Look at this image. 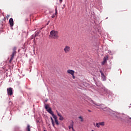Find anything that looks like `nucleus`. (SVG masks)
Masks as SVG:
<instances>
[{
	"label": "nucleus",
	"instance_id": "5",
	"mask_svg": "<svg viewBox=\"0 0 131 131\" xmlns=\"http://www.w3.org/2000/svg\"><path fill=\"white\" fill-rule=\"evenodd\" d=\"M63 51L65 54H68V53L71 52V48H70V46L66 45L64 48Z\"/></svg>",
	"mask_w": 131,
	"mask_h": 131
},
{
	"label": "nucleus",
	"instance_id": "16",
	"mask_svg": "<svg viewBox=\"0 0 131 131\" xmlns=\"http://www.w3.org/2000/svg\"><path fill=\"white\" fill-rule=\"evenodd\" d=\"M79 119H80V121H81V122H82V121H83V118H82V117L80 116L78 117Z\"/></svg>",
	"mask_w": 131,
	"mask_h": 131
},
{
	"label": "nucleus",
	"instance_id": "2",
	"mask_svg": "<svg viewBox=\"0 0 131 131\" xmlns=\"http://www.w3.org/2000/svg\"><path fill=\"white\" fill-rule=\"evenodd\" d=\"M115 120H118L119 121H122V122H125V121H126V120H128V117L127 118H121L120 117H118V116H115Z\"/></svg>",
	"mask_w": 131,
	"mask_h": 131
},
{
	"label": "nucleus",
	"instance_id": "6",
	"mask_svg": "<svg viewBox=\"0 0 131 131\" xmlns=\"http://www.w3.org/2000/svg\"><path fill=\"white\" fill-rule=\"evenodd\" d=\"M7 94L9 96L13 95V88H9L7 89Z\"/></svg>",
	"mask_w": 131,
	"mask_h": 131
},
{
	"label": "nucleus",
	"instance_id": "27",
	"mask_svg": "<svg viewBox=\"0 0 131 131\" xmlns=\"http://www.w3.org/2000/svg\"><path fill=\"white\" fill-rule=\"evenodd\" d=\"M52 18H55V15H53V16H52Z\"/></svg>",
	"mask_w": 131,
	"mask_h": 131
},
{
	"label": "nucleus",
	"instance_id": "14",
	"mask_svg": "<svg viewBox=\"0 0 131 131\" xmlns=\"http://www.w3.org/2000/svg\"><path fill=\"white\" fill-rule=\"evenodd\" d=\"M51 119L53 126H55V122H54V119H53V118L52 117H51Z\"/></svg>",
	"mask_w": 131,
	"mask_h": 131
},
{
	"label": "nucleus",
	"instance_id": "1",
	"mask_svg": "<svg viewBox=\"0 0 131 131\" xmlns=\"http://www.w3.org/2000/svg\"><path fill=\"white\" fill-rule=\"evenodd\" d=\"M50 37L54 38V39L58 38L59 35L58 34V31L55 30L51 31L50 34Z\"/></svg>",
	"mask_w": 131,
	"mask_h": 131
},
{
	"label": "nucleus",
	"instance_id": "4",
	"mask_svg": "<svg viewBox=\"0 0 131 131\" xmlns=\"http://www.w3.org/2000/svg\"><path fill=\"white\" fill-rule=\"evenodd\" d=\"M45 109L47 110V111L50 113V114H51V115H54V112H53V111H52V108L50 107V105L49 104H45Z\"/></svg>",
	"mask_w": 131,
	"mask_h": 131
},
{
	"label": "nucleus",
	"instance_id": "25",
	"mask_svg": "<svg viewBox=\"0 0 131 131\" xmlns=\"http://www.w3.org/2000/svg\"><path fill=\"white\" fill-rule=\"evenodd\" d=\"M56 112L57 113V115H60V114L59 113V112H58V111H56Z\"/></svg>",
	"mask_w": 131,
	"mask_h": 131
},
{
	"label": "nucleus",
	"instance_id": "23",
	"mask_svg": "<svg viewBox=\"0 0 131 131\" xmlns=\"http://www.w3.org/2000/svg\"><path fill=\"white\" fill-rule=\"evenodd\" d=\"M63 2V0H59V3H60V4H62Z\"/></svg>",
	"mask_w": 131,
	"mask_h": 131
},
{
	"label": "nucleus",
	"instance_id": "7",
	"mask_svg": "<svg viewBox=\"0 0 131 131\" xmlns=\"http://www.w3.org/2000/svg\"><path fill=\"white\" fill-rule=\"evenodd\" d=\"M95 104V105H96V106H99V107L100 109H102V110H104V111H105V110H106V107H105V105H104L103 104H97L95 103H93Z\"/></svg>",
	"mask_w": 131,
	"mask_h": 131
},
{
	"label": "nucleus",
	"instance_id": "29",
	"mask_svg": "<svg viewBox=\"0 0 131 131\" xmlns=\"http://www.w3.org/2000/svg\"><path fill=\"white\" fill-rule=\"evenodd\" d=\"M45 102H48V100H45Z\"/></svg>",
	"mask_w": 131,
	"mask_h": 131
},
{
	"label": "nucleus",
	"instance_id": "17",
	"mask_svg": "<svg viewBox=\"0 0 131 131\" xmlns=\"http://www.w3.org/2000/svg\"><path fill=\"white\" fill-rule=\"evenodd\" d=\"M27 130L28 131H30V125H27Z\"/></svg>",
	"mask_w": 131,
	"mask_h": 131
},
{
	"label": "nucleus",
	"instance_id": "32",
	"mask_svg": "<svg viewBox=\"0 0 131 131\" xmlns=\"http://www.w3.org/2000/svg\"><path fill=\"white\" fill-rule=\"evenodd\" d=\"M89 111V112H91V111Z\"/></svg>",
	"mask_w": 131,
	"mask_h": 131
},
{
	"label": "nucleus",
	"instance_id": "11",
	"mask_svg": "<svg viewBox=\"0 0 131 131\" xmlns=\"http://www.w3.org/2000/svg\"><path fill=\"white\" fill-rule=\"evenodd\" d=\"M107 60H108V57H104L103 58V61L102 62V65H104L106 64Z\"/></svg>",
	"mask_w": 131,
	"mask_h": 131
},
{
	"label": "nucleus",
	"instance_id": "28",
	"mask_svg": "<svg viewBox=\"0 0 131 131\" xmlns=\"http://www.w3.org/2000/svg\"><path fill=\"white\" fill-rule=\"evenodd\" d=\"M102 78H103V80H104V78H105V77L104 76H102Z\"/></svg>",
	"mask_w": 131,
	"mask_h": 131
},
{
	"label": "nucleus",
	"instance_id": "3",
	"mask_svg": "<svg viewBox=\"0 0 131 131\" xmlns=\"http://www.w3.org/2000/svg\"><path fill=\"white\" fill-rule=\"evenodd\" d=\"M16 50H17V48H16V47L13 48V52L12 53L11 56V58L9 60L10 63H12V61L14 59V56L16 55V54H17V52L16 51Z\"/></svg>",
	"mask_w": 131,
	"mask_h": 131
},
{
	"label": "nucleus",
	"instance_id": "24",
	"mask_svg": "<svg viewBox=\"0 0 131 131\" xmlns=\"http://www.w3.org/2000/svg\"><path fill=\"white\" fill-rule=\"evenodd\" d=\"M55 15H57V8L55 9Z\"/></svg>",
	"mask_w": 131,
	"mask_h": 131
},
{
	"label": "nucleus",
	"instance_id": "15",
	"mask_svg": "<svg viewBox=\"0 0 131 131\" xmlns=\"http://www.w3.org/2000/svg\"><path fill=\"white\" fill-rule=\"evenodd\" d=\"M99 125H101V126H104V125H105V122H99Z\"/></svg>",
	"mask_w": 131,
	"mask_h": 131
},
{
	"label": "nucleus",
	"instance_id": "20",
	"mask_svg": "<svg viewBox=\"0 0 131 131\" xmlns=\"http://www.w3.org/2000/svg\"><path fill=\"white\" fill-rule=\"evenodd\" d=\"M72 76L73 77V79H75V76H74V74L72 75Z\"/></svg>",
	"mask_w": 131,
	"mask_h": 131
},
{
	"label": "nucleus",
	"instance_id": "10",
	"mask_svg": "<svg viewBox=\"0 0 131 131\" xmlns=\"http://www.w3.org/2000/svg\"><path fill=\"white\" fill-rule=\"evenodd\" d=\"M67 73H68L69 74H71L72 75H73V74H74L75 73V72L72 70H68L67 71Z\"/></svg>",
	"mask_w": 131,
	"mask_h": 131
},
{
	"label": "nucleus",
	"instance_id": "12",
	"mask_svg": "<svg viewBox=\"0 0 131 131\" xmlns=\"http://www.w3.org/2000/svg\"><path fill=\"white\" fill-rule=\"evenodd\" d=\"M74 123L73 122V121H72V123L70 124V125L69 126V129H70L71 128H72V130L74 129V128H73Z\"/></svg>",
	"mask_w": 131,
	"mask_h": 131
},
{
	"label": "nucleus",
	"instance_id": "22",
	"mask_svg": "<svg viewBox=\"0 0 131 131\" xmlns=\"http://www.w3.org/2000/svg\"><path fill=\"white\" fill-rule=\"evenodd\" d=\"M101 76H104V77H105V75H104V73H102L101 74Z\"/></svg>",
	"mask_w": 131,
	"mask_h": 131
},
{
	"label": "nucleus",
	"instance_id": "13",
	"mask_svg": "<svg viewBox=\"0 0 131 131\" xmlns=\"http://www.w3.org/2000/svg\"><path fill=\"white\" fill-rule=\"evenodd\" d=\"M94 125L96 127H98V128L100 127V123H96V124L95 123H94Z\"/></svg>",
	"mask_w": 131,
	"mask_h": 131
},
{
	"label": "nucleus",
	"instance_id": "26",
	"mask_svg": "<svg viewBox=\"0 0 131 131\" xmlns=\"http://www.w3.org/2000/svg\"><path fill=\"white\" fill-rule=\"evenodd\" d=\"M100 72L101 74H102V73H103V72L102 71H100Z\"/></svg>",
	"mask_w": 131,
	"mask_h": 131
},
{
	"label": "nucleus",
	"instance_id": "9",
	"mask_svg": "<svg viewBox=\"0 0 131 131\" xmlns=\"http://www.w3.org/2000/svg\"><path fill=\"white\" fill-rule=\"evenodd\" d=\"M9 24H10V27H13V26H14V20L12 18H10Z\"/></svg>",
	"mask_w": 131,
	"mask_h": 131
},
{
	"label": "nucleus",
	"instance_id": "8",
	"mask_svg": "<svg viewBox=\"0 0 131 131\" xmlns=\"http://www.w3.org/2000/svg\"><path fill=\"white\" fill-rule=\"evenodd\" d=\"M53 118H54L55 122L56 125H59V122L58 121V118L56 115H52Z\"/></svg>",
	"mask_w": 131,
	"mask_h": 131
},
{
	"label": "nucleus",
	"instance_id": "31",
	"mask_svg": "<svg viewBox=\"0 0 131 131\" xmlns=\"http://www.w3.org/2000/svg\"><path fill=\"white\" fill-rule=\"evenodd\" d=\"M43 131H47L46 130H44Z\"/></svg>",
	"mask_w": 131,
	"mask_h": 131
},
{
	"label": "nucleus",
	"instance_id": "33",
	"mask_svg": "<svg viewBox=\"0 0 131 131\" xmlns=\"http://www.w3.org/2000/svg\"><path fill=\"white\" fill-rule=\"evenodd\" d=\"M129 119H131V118H130Z\"/></svg>",
	"mask_w": 131,
	"mask_h": 131
},
{
	"label": "nucleus",
	"instance_id": "21",
	"mask_svg": "<svg viewBox=\"0 0 131 131\" xmlns=\"http://www.w3.org/2000/svg\"><path fill=\"white\" fill-rule=\"evenodd\" d=\"M9 17H10V15H7L6 16L7 19H9Z\"/></svg>",
	"mask_w": 131,
	"mask_h": 131
},
{
	"label": "nucleus",
	"instance_id": "30",
	"mask_svg": "<svg viewBox=\"0 0 131 131\" xmlns=\"http://www.w3.org/2000/svg\"><path fill=\"white\" fill-rule=\"evenodd\" d=\"M73 131H75V130L74 129H73Z\"/></svg>",
	"mask_w": 131,
	"mask_h": 131
},
{
	"label": "nucleus",
	"instance_id": "19",
	"mask_svg": "<svg viewBox=\"0 0 131 131\" xmlns=\"http://www.w3.org/2000/svg\"><path fill=\"white\" fill-rule=\"evenodd\" d=\"M9 105L11 106V105H12V104H13V102H12V101H9Z\"/></svg>",
	"mask_w": 131,
	"mask_h": 131
},
{
	"label": "nucleus",
	"instance_id": "18",
	"mask_svg": "<svg viewBox=\"0 0 131 131\" xmlns=\"http://www.w3.org/2000/svg\"><path fill=\"white\" fill-rule=\"evenodd\" d=\"M59 120H63L64 119V118H63V117H62V116L59 115Z\"/></svg>",
	"mask_w": 131,
	"mask_h": 131
}]
</instances>
